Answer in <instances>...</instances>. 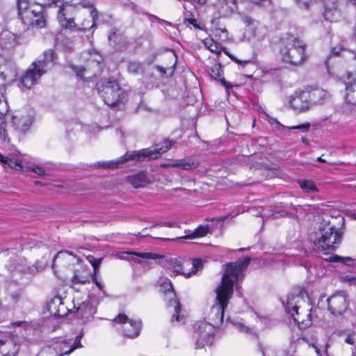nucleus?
I'll return each instance as SVG.
<instances>
[{"label": "nucleus", "instance_id": "obj_34", "mask_svg": "<svg viewBox=\"0 0 356 356\" xmlns=\"http://www.w3.org/2000/svg\"><path fill=\"white\" fill-rule=\"evenodd\" d=\"M4 115H5L0 114V140H1L3 143L8 141L7 131L6 129L7 124L6 120L3 118Z\"/></svg>", "mask_w": 356, "mask_h": 356}, {"label": "nucleus", "instance_id": "obj_41", "mask_svg": "<svg viewBox=\"0 0 356 356\" xmlns=\"http://www.w3.org/2000/svg\"><path fill=\"white\" fill-rule=\"evenodd\" d=\"M128 70L133 74H138L141 71V65L138 62H131L128 65Z\"/></svg>", "mask_w": 356, "mask_h": 356}, {"label": "nucleus", "instance_id": "obj_32", "mask_svg": "<svg viewBox=\"0 0 356 356\" xmlns=\"http://www.w3.org/2000/svg\"><path fill=\"white\" fill-rule=\"evenodd\" d=\"M300 188L306 193L317 192L318 188L312 180H300L298 181Z\"/></svg>", "mask_w": 356, "mask_h": 356}, {"label": "nucleus", "instance_id": "obj_5", "mask_svg": "<svg viewBox=\"0 0 356 356\" xmlns=\"http://www.w3.org/2000/svg\"><path fill=\"white\" fill-rule=\"evenodd\" d=\"M172 143L170 140H165L155 146L143 149L139 151L127 152L123 156L116 161L104 162L99 164L100 166L107 168H118L124 163L128 161H139L145 159H154L160 156L167 152L171 147Z\"/></svg>", "mask_w": 356, "mask_h": 356}, {"label": "nucleus", "instance_id": "obj_36", "mask_svg": "<svg viewBox=\"0 0 356 356\" xmlns=\"http://www.w3.org/2000/svg\"><path fill=\"white\" fill-rule=\"evenodd\" d=\"M203 266V261L199 259H195L192 262V271L189 273H184L186 277H190L192 275L195 274L198 270L201 269Z\"/></svg>", "mask_w": 356, "mask_h": 356}, {"label": "nucleus", "instance_id": "obj_60", "mask_svg": "<svg viewBox=\"0 0 356 356\" xmlns=\"http://www.w3.org/2000/svg\"><path fill=\"white\" fill-rule=\"evenodd\" d=\"M222 83H223V84H224V86H225V87H229V86L227 85V83H226V82H225V80H223V81H222Z\"/></svg>", "mask_w": 356, "mask_h": 356}, {"label": "nucleus", "instance_id": "obj_8", "mask_svg": "<svg viewBox=\"0 0 356 356\" xmlns=\"http://www.w3.org/2000/svg\"><path fill=\"white\" fill-rule=\"evenodd\" d=\"M97 89L106 104L114 106L127 97L115 79H102L97 83Z\"/></svg>", "mask_w": 356, "mask_h": 356}, {"label": "nucleus", "instance_id": "obj_4", "mask_svg": "<svg viewBox=\"0 0 356 356\" xmlns=\"http://www.w3.org/2000/svg\"><path fill=\"white\" fill-rule=\"evenodd\" d=\"M285 311L290 314L294 321L302 327L309 326L312 323V307L304 298V293H291L287 296L286 302H283Z\"/></svg>", "mask_w": 356, "mask_h": 356}, {"label": "nucleus", "instance_id": "obj_48", "mask_svg": "<svg viewBox=\"0 0 356 356\" xmlns=\"http://www.w3.org/2000/svg\"><path fill=\"white\" fill-rule=\"evenodd\" d=\"M102 259H95L93 257L92 258V259H89V261L90 262L93 267L95 273L97 272L98 267L102 262Z\"/></svg>", "mask_w": 356, "mask_h": 356}, {"label": "nucleus", "instance_id": "obj_3", "mask_svg": "<svg viewBox=\"0 0 356 356\" xmlns=\"http://www.w3.org/2000/svg\"><path fill=\"white\" fill-rule=\"evenodd\" d=\"M305 47L303 41L291 33H286L282 36L277 45V56L283 63L300 65L306 59Z\"/></svg>", "mask_w": 356, "mask_h": 356}, {"label": "nucleus", "instance_id": "obj_62", "mask_svg": "<svg viewBox=\"0 0 356 356\" xmlns=\"http://www.w3.org/2000/svg\"><path fill=\"white\" fill-rule=\"evenodd\" d=\"M315 350H316V353L318 354V349L316 347H315Z\"/></svg>", "mask_w": 356, "mask_h": 356}, {"label": "nucleus", "instance_id": "obj_20", "mask_svg": "<svg viewBox=\"0 0 356 356\" xmlns=\"http://www.w3.org/2000/svg\"><path fill=\"white\" fill-rule=\"evenodd\" d=\"M47 309L50 314L54 316H64L67 313V308L60 296H55L50 300Z\"/></svg>", "mask_w": 356, "mask_h": 356}, {"label": "nucleus", "instance_id": "obj_55", "mask_svg": "<svg viewBox=\"0 0 356 356\" xmlns=\"http://www.w3.org/2000/svg\"><path fill=\"white\" fill-rule=\"evenodd\" d=\"M24 323H25V322H23V321H17V322L13 323L11 325L13 327H15V326H21L22 324H24Z\"/></svg>", "mask_w": 356, "mask_h": 356}, {"label": "nucleus", "instance_id": "obj_39", "mask_svg": "<svg viewBox=\"0 0 356 356\" xmlns=\"http://www.w3.org/2000/svg\"><path fill=\"white\" fill-rule=\"evenodd\" d=\"M9 111V106L6 98L2 92L0 91V114L6 115Z\"/></svg>", "mask_w": 356, "mask_h": 356}, {"label": "nucleus", "instance_id": "obj_50", "mask_svg": "<svg viewBox=\"0 0 356 356\" xmlns=\"http://www.w3.org/2000/svg\"><path fill=\"white\" fill-rule=\"evenodd\" d=\"M211 71H212L213 73L216 72V75L217 76H221V75H222V70H221L220 65H217V64L214 65L211 67Z\"/></svg>", "mask_w": 356, "mask_h": 356}, {"label": "nucleus", "instance_id": "obj_31", "mask_svg": "<svg viewBox=\"0 0 356 356\" xmlns=\"http://www.w3.org/2000/svg\"><path fill=\"white\" fill-rule=\"evenodd\" d=\"M305 343L304 339H297L296 341H293L290 343L286 350V356H298L296 353L297 348Z\"/></svg>", "mask_w": 356, "mask_h": 356}, {"label": "nucleus", "instance_id": "obj_23", "mask_svg": "<svg viewBox=\"0 0 356 356\" xmlns=\"http://www.w3.org/2000/svg\"><path fill=\"white\" fill-rule=\"evenodd\" d=\"M26 261H22L20 263L12 264L8 266V270L13 273L15 277L17 274L22 273H34L39 270L37 266H33L31 267H25Z\"/></svg>", "mask_w": 356, "mask_h": 356}, {"label": "nucleus", "instance_id": "obj_27", "mask_svg": "<svg viewBox=\"0 0 356 356\" xmlns=\"http://www.w3.org/2000/svg\"><path fill=\"white\" fill-rule=\"evenodd\" d=\"M127 179L134 188L144 187L149 183V179L144 172L130 175Z\"/></svg>", "mask_w": 356, "mask_h": 356}, {"label": "nucleus", "instance_id": "obj_29", "mask_svg": "<svg viewBox=\"0 0 356 356\" xmlns=\"http://www.w3.org/2000/svg\"><path fill=\"white\" fill-rule=\"evenodd\" d=\"M166 273L170 276H176L178 274H183L184 272H181V263L176 259H171L168 262L166 267Z\"/></svg>", "mask_w": 356, "mask_h": 356}, {"label": "nucleus", "instance_id": "obj_6", "mask_svg": "<svg viewBox=\"0 0 356 356\" xmlns=\"http://www.w3.org/2000/svg\"><path fill=\"white\" fill-rule=\"evenodd\" d=\"M54 59L53 51H44L42 58L33 61L22 76L20 87L26 89L32 88L47 70L54 65Z\"/></svg>", "mask_w": 356, "mask_h": 356}, {"label": "nucleus", "instance_id": "obj_46", "mask_svg": "<svg viewBox=\"0 0 356 356\" xmlns=\"http://www.w3.org/2000/svg\"><path fill=\"white\" fill-rule=\"evenodd\" d=\"M72 70L76 72L77 77L79 79L83 78V74H88L87 70L82 67L72 66Z\"/></svg>", "mask_w": 356, "mask_h": 356}, {"label": "nucleus", "instance_id": "obj_57", "mask_svg": "<svg viewBox=\"0 0 356 356\" xmlns=\"http://www.w3.org/2000/svg\"><path fill=\"white\" fill-rule=\"evenodd\" d=\"M317 161L322 163H325V160L323 159L321 157H318Z\"/></svg>", "mask_w": 356, "mask_h": 356}, {"label": "nucleus", "instance_id": "obj_58", "mask_svg": "<svg viewBox=\"0 0 356 356\" xmlns=\"http://www.w3.org/2000/svg\"><path fill=\"white\" fill-rule=\"evenodd\" d=\"M165 225L166 226H168V227H172L174 223H172V222H166V223H165Z\"/></svg>", "mask_w": 356, "mask_h": 356}, {"label": "nucleus", "instance_id": "obj_28", "mask_svg": "<svg viewBox=\"0 0 356 356\" xmlns=\"http://www.w3.org/2000/svg\"><path fill=\"white\" fill-rule=\"evenodd\" d=\"M91 273L89 269L81 267V271L76 270L72 277V282L74 284H85L92 278Z\"/></svg>", "mask_w": 356, "mask_h": 356}, {"label": "nucleus", "instance_id": "obj_13", "mask_svg": "<svg viewBox=\"0 0 356 356\" xmlns=\"http://www.w3.org/2000/svg\"><path fill=\"white\" fill-rule=\"evenodd\" d=\"M82 336H76L74 339L60 337L55 339L51 346V353L55 356L69 355L74 350L82 347L81 339Z\"/></svg>", "mask_w": 356, "mask_h": 356}, {"label": "nucleus", "instance_id": "obj_30", "mask_svg": "<svg viewBox=\"0 0 356 356\" xmlns=\"http://www.w3.org/2000/svg\"><path fill=\"white\" fill-rule=\"evenodd\" d=\"M203 43L207 49H208L211 52L216 54H220L223 47L220 44L216 42L213 38H207L203 40Z\"/></svg>", "mask_w": 356, "mask_h": 356}, {"label": "nucleus", "instance_id": "obj_21", "mask_svg": "<svg viewBox=\"0 0 356 356\" xmlns=\"http://www.w3.org/2000/svg\"><path fill=\"white\" fill-rule=\"evenodd\" d=\"M346 85V101L351 104L356 105V80L353 79L352 73H347L344 77Z\"/></svg>", "mask_w": 356, "mask_h": 356}, {"label": "nucleus", "instance_id": "obj_12", "mask_svg": "<svg viewBox=\"0 0 356 356\" xmlns=\"http://www.w3.org/2000/svg\"><path fill=\"white\" fill-rule=\"evenodd\" d=\"M30 156L27 155H22L19 152L8 156H3L0 153V162L3 167H9L17 170L32 171L38 175H44L45 170L43 168L38 165L30 166Z\"/></svg>", "mask_w": 356, "mask_h": 356}, {"label": "nucleus", "instance_id": "obj_25", "mask_svg": "<svg viewBox=\"0 0 356 356\" xmlns=\"http://www.w3.org/2000/svg\"><path fill=\"white\" fill-rule=\"evenodd\" d=\"M12 120L16 129L22 132H26L29 129L33 122V117L31 115L22 116L20 118L13 115Z\"/></svg>", "mask_w": 356, "mask_h": 356}, {"label": "nucleus", "instance_id": "obj_49", "mask_svg": "<svg viewBox=\"0 0 356 356\" xmlns=\"http://www.w3.org/2000/svg\"><path fill=\"white\" fill-rule=\"evenodd\" d=\"M197 167V164L194 162H181V168L184 170H191Z\"/></svg>", "mask_w": 356, "mask_h": 356}, {"label": "nucleus", "instance_id": "obj_22", "mask_svg": "<svg viewBox=\"0 0 356 356\" xmlns=\"http://www.w3.org/2000/svg\"><path fill=\"white\" fill-rule=\"evenodd\" d=\"M308 92L312 106L323 104L330 97L327 92L321 88L314 89Z\"/></svg>", "mask_w": 356, "mask_h": 356}, {"label": "nucleus", "instance_id": "obj_56", "mask_svg": "<svg viewBox=\"0 0 356 356\" xmlns=\"http://www.w3.org/2000/svg\"><path fill=\"white\" fill-rule=\"evenodd\" d=\"M172 167H181V162L180 163H175L171 165Z\"/></svg>", "mask_w": 356, "mask_h": 356}, {"label": "nucleus", "instance_id": "obj_35", "mask_svg": "<svg viewBox=\"0 0 356 356\" xmlns=\"http://www.w3.org/2000/svg\"><path fill=\"white\" fill-rule=\"evenodd\" d=\"M128 254H134L137 257H139L140 258H143L144 259L149 260H156L157 259H161L162 257L158 254L153 253V252H127Z\"/></svg>", "mask_w": 356, "mask_h": 356}, {"label": "nucleus", "instance_id": "obj_45", "mask_svg": "<svg viewBox=\"0 0 356 356\" xmlns=\"http://www.w3.org/2000/svg\"><path fill=\"white\" fill-rule=\"evenodd\" d=\"M233 324L241 332H245V333H250L252 331L251 328H250L249 327L245 325L241 322L237 321V322L233 323Z\"/></svg>", "mask_w": 356, "mask_h": 356}, {"label": "nucleus", "instance_id": "obj_26", "mask_svg": "<svg viewBox=\"0 0 356 356\" xmlns=\"http://www.w3.org/2000/svg\"><path fill=\"white\" fill-rule=\"evenodd\" d=\"M211 228L209 225H200L194 231L189 234L178 238V239H195L202 238L210 232Z\"/></svg>", "mask_w": 356, "mask_h": 356}, {"label": "nucleus", "instance_id": "obj_14", "mask_svg": "<svg viewBox=\"0 0 356 356\" xmlns=\"http://www.w3.org/2000/svg\"><path fill=\"white\" fill-rule=\"evenodd\" d=\"M113 326L128 337L138 336L141 323L140 321L129 319L124 314H119L113 320Z\"/></svg>", "mask_w": 356, "mask_h": 356}, {"label": "nucleus", "instance_id": "obj_9", "mask_svg": "<svg viewBox=\"0 0 356 356\" xmlns=\"http://www.w3.org/2000/svg\"><path fill=\"white\" fill-rule=\"evenodd\" d=\"M158 286L165 294V300L167 302V307L174 312L172 317V322H177L182 324L184 323L185 316L181 313V305L177 300L176 293L173 290L171 281L165 277H160Z\"/></svg>", "mask_w": 356, "mask_h": 356}, {"label": "nucleus", "instance_id": "obj_24", "mask_svg": "<svg viewBox=\"0 0 356 356\" xmlns=\"http://www.w3.org/2000/svg\"><path fill=\"white\" fill-rule=\"evenodd\" d=\"M1 45L5 49L14 47L17 44V36L8 30H4L0 35Z\"/></svg>", "mask_w": 356, "mask_h": 356}, {"label": "nucleus", "instance_id": "obj_7", "mask_svg": "<svg viewBox=\"0 0 356 356\" xmlns=\"http://www.w3.org/2000/svg\"><path fill=\"white\" fill-rule=\"evenodd\" d=\"M341 236L336 227L330 225V220L322 218L318 223L314 239V246L321 250H332L334 245L341 241Z\"/></svg>", "mask_w": 356, "mask_h": 356}, {"label": "nucleus", "instance_id": "obj_43", "mask_svg": "<svg viewBox=\"0 0 356 356\" xmlns=\"http://www.w3.org/2000/svg\"><path fill=\"white\" fill-rule=\"evenodd\" d=\"M67 255H73V253L72 252H69V251H61V252H58L57 254L54 257V260H53V264H52L53 268L55 267L56 262L58 259H63Z\"/></svg>", "mask_w": 356, "mask_h": 356}, {"label": "nucleus", "instance_id": "obj_61", "mask_svg": "<svg viewBox=\"0 0 356 356\" xmlns=\"http://www.w3.org/2000/svg\"><path fill=\"white\" fill-rule=\"evenodd\" d=\"M332 51H333L334 54H338L339 53V51H335V49H333Z\"/></svg>", "mask_w": 356, "mask_h": 356}, {"label": "nucleus", "instance_id": "obj_1", "mask_svg": "<svg viewBox=\"0 0 356 356\" xmlns=\"http://www.w3.org/2000/svg\"><path fill=\"white\" fill-rule=\"evenodd\" d=\"M250 262V257L240 259L235 263L227 264L225 273L222 277L221 284L216 289V304L211 308V313L215 315L213 323L200 322L195 328L197 341L196 348H203L211 346L214 339L215 327L222 323L224 312L234 291V286L238 290V282L243 277V272Z\"/></svg>", "mask_w": 356, "mask_h": 356}, {"label": "nucleus", "instance_id": "obj_33", "mask_svg": "<svg viewBox=\"0 0 356 356\" xmlns=\"http://www.w3.org/2000/svg\"><path fill=\"white\" fill-rule=\"evenodd\" d=\"M339 15V13L336 8H325L323 13L325 19L328 22H336Z\"/></svg>", "mask_w": 356, "mask_h": 356}, {"label": "nucleus", "instance_id": "obj_59", "mask_svg": "<svg viewBox=\"0 0 356 356\" xmlns=\"http://www.w3.org/2000/svg\"><path fill=\"white\" fill-rule=\"evenodd\" d=\"M35 185H40V184H42V183H41L40 181H36L35 182Z\"/></svg>", "mask_w": 356, "mask_h": 356}, {"label": "nucleus", "instance_id": "obj_44", "mask_svg": "<svg viewBox=\"0 0 356 356\" xmlns=\"http://www.w3.org/2000/svg\"><path fill=\"white\" fill-rule=\"evenodd\" d=\"M341 280L343 282L348 283L350 285L356 286V276L350 275H344L341 277Z\"/></svg>", "mask_w": 356, "mask_h": 356}, {"label": "nucleus", "instance_id": "obj_37", "mask_svg": "<svg viewBox=\"0 0 356 356\" xmlns=\"http://www.w3.org/2000/svg\"><path fill=\"white\" fill-rule=\"evenodd\" d=\"M6 345L11 346L13 350L9 352H6L3 346L0 347V351L3 353V356H15L19 351V347L16 344H14L12 340L8 341Z\"/></svg>", "mask_w": 356, "mask_h": 356}, {"label": "nucleus", "instance_id": "obj_17", "mask_svg": "<svg viewBox=\"0 0 356 356\" xmlns=\"http://www.w3.org/2000/svg\"><path fill=\"white\" fill-rule=\"evenodd\" d=\"M328 309L334 315L343 313L348 307L347 297L343 291L334 293L327 299Z\"/></svg>", "mask_w": 356, "mask_h": 356}, {"label": "nucleus", "instance_id": "obj_51", "mask_svg": "<svg viewBox=\"0 0 356 356\" xmlns=\"http://www.w3.org/2000/svg\"><path fill=\"white\" fill-rule=\"evenodd\" d=\"M185 20L188 22L189 24H192L194 27L200 29V26L197 24V21L194 18H186Z\"/></svg>", "mask_w": 356, "mask_h": 356}, {"label": "nucleus", "instance_id": "obj_19", "mask_svg": "<svg viewBox=\"0 0 356 356\" xmlns=\"http://www.w3.org/2000/svg\"><path fill=\"white\" fill-rule=\"evenodd\" d=\"M289 102L293 109L298 112L307 111L312 107L309 92L307 90L296 91L291 96Z\"/></svg>", "mask_w": 356, "mask_h": 356}, {"label": "nucleus", "instance_id": "obj_42", "mask_svg": "<svg viewBox=\"0 0 356 356\" xmlns=\"http://www.w3.org/2000/svg\"><path fill=\"white\" fill-rule=\"evenodd\" d=\"M310 128V124L309 122L303 123L296 126H292L289 127V129H297L301 132H307Z\"/></svg>", "mask_w": 356, "mask_h": 356}, {"label": "nucleus", "instance_id": "obj_54", "mask_svg": "<svg viewBox=\"0 0 356 356\" xmlns=\"http://www.w3.org/2000/svg\"><path fill=\"white\" fill-rule=\"evenodd\" d=\"M269 122H270L272 125H273L274 124H275V126H276V127H277V128H278L279 127H281V126H282V124H281L279 122H277V121H276L275 120H273V119H272V118H270V119L269 120Z\"/></svg>", "mask_w": 356, "mask_h": 356}, {"label": "nucleus", "instance_id": "obj_52", "mask_svg": "<svg viewBox=\"0 0 356 356\" xmlns=\"http://www.w3.org/2000/svg\"><path fill=\"white\" fill-rule=\"evenodd\" d=\"M352 54H353V65L355 67V72H351L350 73H352L353 74V79L355 80H356V53L352 52Z\"/></svg>", "mask_w": 356, "mask_h": 356}, {"label": "nucleus", "instance_id": "obj_53", "mask_svg": "<svg viewBox=\"0 0 356 356\" xmlns=\"http://www.w3.org/2000/svg\"><path fill=\"white\" fill-rule=\"evenodd\" d=\"M92 280L93 281V282L95 283V284L97 285V286L99 288V289L103 292L102 289H103V285L102 284V283L100 282H99L97 278L94 276L92 277Z\"/></svg>", "mask_w": 356, "mask_h": 356}, {"label": "nucleus", "instance_id": "obj_38", "mask_svg": "<svg viewBox=\"0 0 356 356\" xmlns=\"http://www.w3.org/2000/svg\"><path fill=\"white\" fill-rule=\"evenodd\" d=\"M329 260L332 262H341L348 266H351L353 263V259L349 257H339L338 255H332L330 257Z\"/></svg>", "mask_w": 356, "mask_h": 356}, {"label": "nucleus", "instance_id": "obj_16", "mask_svg": "<svg viewBox=\"0 0 356 356\" xmlns=\"http://www.w3.org/2000/svg\"><path fill=\"white\" fill-rule=\"evenodd\" d=\"M100 302L99 298L95 294L88 296V300L83 302L76 309V315L83 321L90 320L97 311V307Z\"/></svg>", "mask_w": 356, "mask_h": 356}, {"label": "nucleus", "instance_id": "obj_11", "mask_svg": "<svg viewBox=\"0 0 356 356\" xmlns=\"http://www.w3.org/2000/svg\"><path fill=\"white\" fill-rule=\"evenodd\" d=\"M215 10L213 18L211 20L212 29L216 30V35L222 37L223 40L228 38V32L225 29L217 28L216 19L227 17L234 13L237 9L236 0H216L213 5Z\"/></svg>", "mask_w": 356, "mask_h": 356}, {"label": "nucleus", "instance_id": "obj_40", "mask_svg": "<svg viewBox=\"0 0 356 356\" xmlns=\"http://www.w3.org/2000/svg\"><path fill=\"white\" fill-rule=\"evenodd\" d=\"M175 65V62L173 64L172 67H168V69H165L163 67L161 66H156V70L161 73V76H163L165 75L167 76H172L174 73V68Z\"/></svg>", "mask_w": 356, "mask_h": 356}, {"label": "nucleus", "instance_id": "obj_63", "mask_svg": "<svg viewBox=\"0 0 356 356\" xmlns=\"http://www.w3.org/2000/svg\"><path fill=\"white\" fill-rule=\"evenodd\" d=\"M350 356H356V355H353L351 353V355H350Z\"/></svg>", "mask_w": 356, "mask_h": 356}, {"label": "nucleus", "instance_id": "obj_10", "mask_svg": "<svg viewBox=\"0 0 356 356\" xmlns=\"http://www.w3.org/2000/svg\"><path fill=\"white\" fill-rule=\"evenodd\" d=\"M17 6L19 15L24 24L39 28L44 26L45 21L40 6L31 4L27 0H18Z\"/></svg>", "mask_w": 356, "mask_h": 356}, {"label": "nucleus", "instance_id": "obj_2", "mask_svg": "<svg viewBox=\"0 0 356 356\" xmlns=\"http://www.w3.org/2000/svg\"><path fill=\"white\" fill-rule=\"evenodd\" d=\"M90 8V17L92 19V24L90 28L95 25V20L97 18V12L89 3L81 2L80 0H65L59 7L57 14V19L60 26L72 31H86L88 29V23L86 21L81 24L75 22L74 16L79 13L80 8Z\"/></svg>", "mask_w": 356, "mask_h": 356}, {"label": "nucleus", "instance_id": "obj_18", "mask_svg": "<svg viewBox=\"0 0 356 356\" xmlns=\"http://www.w3.org/2000/svg\"><path fill=\"white\" fill-rule=\"evenodd\" d=\"M334 334L337 336L343 347L347 346L350 353L356 355V330L353 327H344L337 330Z\"/></svg>", "mask_w": 356, "mask_h": 356}, {"label": "nucleus", "instance_id": "obj_15", "mask_svg": "<svg viewBox=\"0 0 356 356\" xmlns=\"http://www.w3.org/2000/svg\"><path fill=\"white\" fill-rule=\"evenodd\" d=\"M242 22L245 24V28L241 39V41H250L254 38H257L258 40L262 38L264 28L259 22L249 16L242 17Z\"/></svg>", "mask_w": 356, "mask_h": 356}, {"label": "nucleus", "instance_id": "obj_47", "mask_svg": "<svg viewBox=\"0 0 356 356\" xmlns=\"http://www.w3.org/2000/svg\"><path fill=\"white\" fill-rule=\"evenodd\" d=\"M297 6L301 9H307L311 3L312 1L307 0H294Z\"/></svg>", "mask_w": 356, "mask_h": 356}]
</instances>
